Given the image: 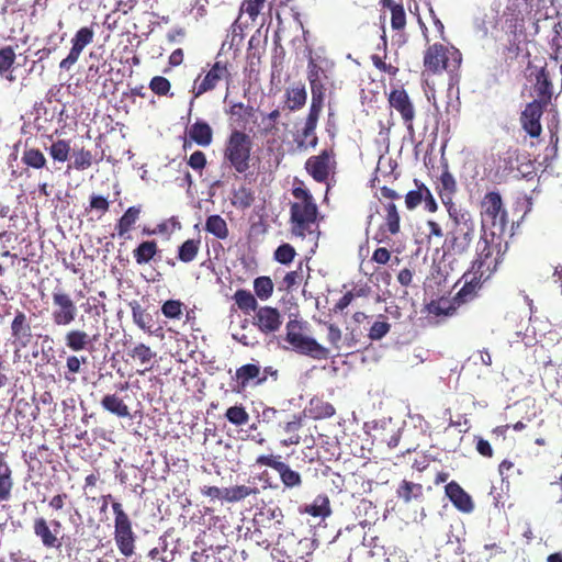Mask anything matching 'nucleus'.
I'll use <instances>...</instances> for the list:
<instances>
[{
    "label": "nucleus",
    "instance_id": "nucleus-14",
    "mask_svg": "<svg viewBox=\"0 0 562 562\" xmlns=\"http://www.w3.org/2000/svg\"><path fill=\"white\" fill-rule=\"evenodd\" d=\"M525 38L524 21L510 19L506 21V32L502 48V56L505 61H513L519 56L520 44Z\"/></svg>",
    "mask_w": 562,
    "mask_h": 562
},
{
    "label": "nucleus",
    "instance_id": "nucleus-5",
    "mask_svg": "<svg viewBox=\"0 0 562 562\" xmlns=\"http://www.w3.org/2000/svg\"><path fill=\"white\" fill-rule=\"evenodd\" d=\"M252 139L243 130L234 128L227 136L223 150L224 162L237 173H246L250 168Z\"/></svg>",
    "mask_w": 562,
    "mask_h": 562
},
{
    "label": "nucleus",
    "instance_id": "nucleus-34",
    "mask_svg": "<svg viewBox=\"0 0 562 562\" xmlns=\"http://www.w3.org/2000/svg\"><path fill=\"white\" fill-rule=\"evenodd\" d=\"M460 305L454 301V297L451 300L446 297H440L438 300H431L426 305V311L429 315L434 316H452L456 314L458 307Z\"/></svg>",
    "mask_w": 562,
    "mask_h": 562
},
{
    "label": "nucleus",
    "instance_id": "nucleus-24",
    "mask_svg": "<svg viewBox=\"0 0 562 562\" xmlns=\"http://www.w3.org/2000/svg\"><path fill=\"white\" fill-rule=\"evenodd\" d=\"M448 49L441 44H434L427 48L424 56V65L427 70L436 74L450 68Z\"/></svg>",
    "mask_w": 562,
    "mask_h": 562
},
{
    "label": "nucleus",
    "instance_id": "nucleus-9",
    "mask_svg": "<svg viewBox=\"0 0 562 562\" xmlns=\"http://www.w3.org/2000/svg\"><path fill=\"white\" fill-rule=\"evenodd\" d=\"M232 74L226 61L216 60L212 67L203 75L200 74L193 82V99L217 88L221 81H225L227 88L232 83Z\"/></svg>",
    "mask_w": 562,
    "mask_h": 562
},
{
    "label": "nucleus",
    "instance_id": "nucleus-23",
    "mask_svg": "<svg viewBox=\"0 0 562 562\" xmlns=\"http://www.w3.org/2000/svg\"><path fill=\"white\" fill-rule=\"evenodd\" d=\"M439 182L438 195L446 207L447 213L462 210L463 207L453 201V195L457 192V182L453 175L448 169L443 170L440 175Z\"/></svg>",
    "mask_w": 562,
    "mask_h": 562
},
{
    "label": "nucleus",
    "instance_id": "nucleus-39",
    "mask_svg": "<svg viewBox=\"0 0 562 562\" xmlns=\"http://www.w3.org/2000/svg\"><path fill=\"white\" fill-rule=\"evenodd\" d=\"M102 407L109 413L120 417H130V408L117 394H106L101 400Z\"/></svg>",
    "mask_w": 562,
    "mask_h": 562
},
{
    "label": "nucleus",
    "instance_id": "nucleus-41",
    "mask_svg": "<svg viewBox=\"0 0 562 562\" xmlns=\"http://www.w3.org/2000/svg\"><path fill=\"white\" fill-rule=\"evenodd\" d=\"M15 52L12 46H4L0 48V76L4 77L8 81L12 82L15 77L12 74V67L15 63Z\"/></svg>",
    "mask_w": 562,
    "mask_h": 562
},
{
    "label": "nucleus",
    "instance_id": "nucleus-54",
    "mask_svg": "<svg viewBox=\"0 0 562 562\" xmlns=\"http://www.w3.org/2000/svg\"><path fill=\"white\" fill-rule=\"evenodd\" d=\"M288 411L277 409L276 407H265L261 412V422L271 426H281L283 419H285Z\"/></svg>",
    "mask_w": 562,
    "mask_h": 562
},
{
    "label": "nucleus",
    "instance_id": "nucleus-48",
    "mask_svg": "<svg viewBox=\"0 0 562 562\" xmlns=\"http://www.w3.org/2000/svg\"><path fill=\"white\" fill-rule=\"evenodd\" d=\"M306 90L304 86L295 87L286 91V106L291 111L300 110L306 102Z\"/></svg>",
    "mask_w": 562,
    "mask_h": 562
},
{
    "label": "nucleus",
    "instance_id": "nucleus-18",
    "mask_svg": "<svg viewBox=\"0 0 562 562\" xmlns=\"http://www.w3.org/2000/svg\"><path fill=\"white\" fill-rule=\"evenodd\" d=\"M252 324L265 335L273 334L281 328L282 315L277 307L260 306L255 312Z\"/></svg>",
    "mask_w": 562,
    "mask_h": 562
},
{
    "label": "nucleus",
    "instance_id": "nucleus-19",
    "mask_svg": "<svg viewBox=\"0 0 562 562\" xmlns=\"http://www.w3.org/2000/svg\"><path fill=\"white\" fill-rule=\"evenodd\" d=\"M547 106L539 101L529 102L520 115V124L530 137H539L542 132L540 119Z\"/></svg>",
    "mask_w": 562,
    "mask_h": 562
},
{
    "label": "nucleus",
    "instance_id": "nucleus-33",
    "mask_svg": "<svg viewBox=\"0 0 562 562\" xmlns=\"http://www.w3.org/2000/svg\"><path fill=\"white\" fill-rule=\"evenodd\" d=\"M536 80V92L538 99L535 101H539L541 102V105L548 106L553 94L552 82L550 80L549 72L544 68H541L537 74Z\"/></svg>",
    "mask_w": 562,
    "mask_h": 562
},
{
    "label": "nucleus",
    "instance_id": "nucleus-8",
    "mask_svg": "<svg viewBox=\"0 0 562 562\" xmlns=\"http://www.w3.org/2000/svg\"><path fill=\"white\" fill-rule=\"evenodd\" d=\"M32 531L43 548L57 551L61 549L65 537L61 535L63 524L60 520H48L44 516H36L32 522Z\"/></svg>",
    "mask_w": 562,
    "mask_h": 562
},
{
    "label": "nucleus",
    "instance_id": "nucleus-17",
    "mask_svg": "<svg viewBox=\"0 0 562 562\" xmlns=\"http://www.w3.org/2000/svg\"><path fill=\"white\" fill-rule=\"evenodd\" d=\"M462 279L464 280L463 286L456 293L454 301L459 304H467L472 302L479 296V292L482 289L483 284L490 280V278L482 274V272L477 273L471 269H468Z\"/></svg>",
    "mask_w": 562,
    "mask_h": 562
},
{
    "label": "nucleus",
    "instance_id": "nucleus-45",
    "mask_svg": "<svg viewBox=\"0 0 562 562\" xmlns=\"http://www.w3.org/2000/svg\"><path fill=\"white\" fill-rule=\"evenodd\" d=\"M200 239H187L178 247L177 258L184 263L193 261L200 250Z\"/></svg>",
    "mask_w": 562,
    "mask_h": 562
},
{
    "label": "nucleus",
    "instance_id": "nucleus-13",
    "mask_svg": "<svg viewBox=\"0 0 562 562\" xmlns=\"http://www.w3.org/2000/svg\"><path fill=\"white\" fill-rule=\"evenodd\" d=\"M336 165L334 149H324L318 155L307 158L305 170L316 182L324 183L331 173H335Z\"/></svg>",
    "mask_w": 562,
    "mask_h": 562
},
{
    "label": "nucleus",
    "instance_id": "nucleus-62",
    "mask_svg": "<svg viewBox=\"0 0 562 562\" xmlns=\"http://www.w3.org/2000/svg\"><path fill=\"white\" fill-rule=\"evenodd\" d=\"M89 209L99 213V218L103 216L110 209L109 200L103 195L92 194L90 196Z\"/></svg>",
    "mask_w": 562,
    "mask_h": 562
},
{
    "label": "nucleus",
    "instance_id": "nucleus-50",
    "mask_svg": "<svg viewBox=\"0 0 562 562\" xmlns=\"http://www.w3.org/2000/svg\"><path fill=\"white\" fill-rule=\"evenodd\" d=\"M70 149L69 140L57 139L50 145L48 153L55 161L65 162L68 160Z\"/></svg>",
    "mask_w": 562,
    "mask_h": 562
},
{
    "label": "nucleus",
    "instance_id": "nucleus-11",
    "mask_svg": "<svg viewBox=\"0 0 562 562\" xmlns=\"http://www.w3.org/2000/svg\"><path fill=\"white\" fill-rule=\"evenodd\" d=\"M52 321L56 326H68L76 321L78 308L69 293L55 289L52 293Z\"/></svg>",
    "mask_w": 562,
    "mask_h": 562
},
{
    "label": "nucleus",
    "instance_id": "nucleus-35",
    "mask_svg": "<svg viewBox=\"0 0 562 562\" xmlns=\"http://www.w3.org/2000/svg\"><path fill=\"white\" fill-rule=\"evenodd\" d=\"M133 322L145 333L153 335L155 330L153 316L142 305L133 301L130 303Z\"/></svg>",
    "mask_w": 562,
    "mask_h": 562
},
{
    "label": "nucleus",
    "instance_id": "nucleus-42",
    "mask_svg": "<svg viewBox=\"0 0 562 562\" xmlns=\"http://www.w3.org/2000/svg\"><path fill=\"white\" fill-rule=\"evenodd\" d=\"M304 512L313 517L326 518L330 516L331 508L328 496L325 494L317 495L313 503L305 507Z\"/></svg>",
    "mask_w": 562,
    "mask_h": 562
},
{
    "label": "nucleus",
    "instance_id": "nucleus-46",
    "mask_svg": "<svg viewBox=\"0 0 562 562\" xmlns=\"http://www.w3.org/2000/svg\"><path fill=\"white\" fill-rule=\"evenodd\" d=\"M232 204L238 209H248L255 201L254 192L246 186H240L232 193Z\"/></svg>",
    "mask_w": 562,
    "mask_h": 562
},
{
    "label": "nucleus",
    "instance_id": "nucleus-3",
    "mask_svg": "<svg viewBox=\"0 0 562 562\" xmlns=\"http://www.w3.org/2000/svg\"><path fill=\"white\" fill-rule=\"evenodd\" d=\"M292 195L297 200L291 204L290 221L292 234L304 238L313 233V226L316 224L318 207L312 193L304 187H294Z\"/></svg>",
    "mask_w": 562,
    "mask_h": 562
},
{
    "label": "nucleus",
    "instance_id": "nucleus-15",
    "mask_svg": "<svg viewBox=\"0 0 562 562\" xmlns=\"http://www.w3.org/2000/svg\"><path fill=\"white\" fill-rule=\"evenodd\" d=\"M94 30L93 26L80 27L71 38V48L66 58L59 63V68L69 70L79 59L83 49L93 43Z\"/></svg>",
    "mask_w": 562,
    "mask_h": 562
},
{
    "label": "nucleus",
    "instance_id": "nucleus-12",
    "mask_svg": "<svg viewBox=\"0 0 562 562\" xmlns=\"http://www.w3.org/2000/svg\"><path fill=\"white\" fill-rule=\"evenodd\" d=\"M389 106L396 111L408 132H414V120L416 117L415 105L403 87L393 88L387 93Z\"/></svg>",
    "mask_w": 562,
    "mask_h": 562
},
{
    "label": "nucleus",
    "instance_id": "nucleus-10",
    "mask_svg": "<svg viewBox=\"0 0 562 562\" xmlns=\"http://www.w3.org/2000/svg\"><path fill=\"white\" fill-rule=\"evenodd\" d=\"M255 464L269 467L277 471L284 490L293 491L303 486L301 473L283 462L280 454H260L256 458Z\"/></svg>",
    "mask_w": 562,
    "mask_h": 562
},
{
    "label": "nucleus",
    "instance_id": "nucleus-47",
    "mask_svg": "<svg viewBox=\"0 0 562 562\" xmlns=\"http://www.w3.org/2000/svg\"><path fill=\"white\" fill-rule=\"evenodd\" d=\"M22 162L33 169H42L46 166V157L38 148H25L22 154Z\"/></svg>",
    "mask_w": 562,
    "mask_h": 562
},
{
    "label": "nucleus",
    "instance_id": "nucleus-49",
    "mask_svg": "<svg viewBox=\"0 0 562 562\" xmlns=\"http://www.w3.org/2000/svg\"><path fill=\"white\" fill-rule=\"evenodd\" d=\"M273 282L270 277H258L254 280V291L258 299L266 301L273 293Z\"/></svg>",
    "mask_w": 562,
    "mask_h": 562
},
{
    "label": "nucleus",
    "instance_id": "nucleus-16",
    "mask_svg": "<svg viewBox=\"0 0 562 562\" xmlns=\"http://www.w3.org/2000/svg\"><path fill=\"white\" fill-rule=\"evenodd\" d=\"M10 331L12 345L18 350L26 348L33 340L31 319L23 311H15Z\"/></svg>",
    "mask_w": 562,
    "mask_h": 562
},
{
    "label": "nucleus",
    "instance_id": "nucleus-56",
    "mask_svg": "<svg viewBox=\"0 0 562 562\" xmlns=\"http://www.w3.org/2000/svg\"><path fill=\"white\" fill-rule=\"evenodd\" d=\"M265 2L266 0H244L239 9V14L246 13L249 19L255 22L262 10Z\"/></svg>",
    "mask_w": 562,
    "mask_h": 562
},
{
    "label": "nucleus",
    "instance_id": "nucleus-43",
    "mask_svg": "<svg viewBox=\"0 0 562 562\" xmlns=\"http://www.w3.org/2000/svg\"><path fill=\"white\" fill-rule=\"evenodd\" d=\"M205 231L218 239H226L229 235L226 221L217 214L207 216L205 221Z\"/></svg>",
    "mask_w": 562,
    "mask_h": 562
},
{
    "label": "nucleus",
    "instance_id": "nucleus-63",
    "mask_svg": "<svg viewBox=\"0 0 562 562\" xmlns=\"http://www.w3.org/2000/svg\"><path fill=\"white\" fill-rule=\"evenodd\" d=\"M187 162L193 170L198 171L201 175L207 161L206 156L203 151L195 150L194 153L191 154Z\"/></svg>",
    "mask_w": 562,
    "mask_h": 562
},
{
    "label": "nucleus",
    "instance_id": "nucleus-6",
    "mask_svg": "<svg viewBox=\"0 0 562 562\" xmlns=\"http://www.w3.org/2000/svg\"><path fill=\"white\" fill-rule=\"evenodd\" d=\"M112 510L114 514L113 536L115 544L122 555L130 558L135 554L137 538L133 530L132 520L120 502H112Z\"/></svg>",
    "mask_w": 562,
    "mask_h": 562
},
{
    "label": "nucleus",
    "instance_id": "nucleus-64",
    "mask_svg": "<svg viewBox=\"0 0 562 562\" xmlns=\"http://www.w3.org/2000/svg\"><path fill=\"white\" fill-rule=\"evenodd\" d=\"M391 325L383 322H374L369 330V338L371 340H379L383 338L390 331Z\"/></svg>",
    "mask_w": 562,
    "mask_h": 562
},
{
    "label": "nucleus",
    "instance_id": "nucleus-31",
    "mask_svg": "<svg viewBox=\"0 0 562 562\" xmlns=\"http://www.w3.org/2000/svg\"><path fill=\"white\" fill-rule=\"evenodd\" d=\"M302 426L303 417L301 415L286 413L285 419L279 426L283 432L290 435L289 439L284 441L285 446L300 443L301 437L297 435V431Z\"/></svg>",
    "mask_w": 562,
    "mask_h": 562
},
{
    "label": "nucleus",
    "instance_id": "nucleus-52",
    "mask_svg": "<svg viewBox=\"0 0 562 562\" xmlns=\"http://www.w3.org/2000/svg\"><path fill=\"white\" fill-rule=\"evenodd\" d=\"M414 183L416 186L415 190H411L405 195V205L408 210L416 209L424 199V190L427 188L425 183L415 179Z\"/></svg>",
    "mask_w": 562,
    "mask_h": 562
},
{
    "label": "nucleus",
    "instance_id": "nucleus-38",
    "mask_svg": "<svg viewBox=\"0 0 562 562\" xmlns=\"http://www.w3.org/2000/svg\"><path fill=\"white\" fill-rule=\"evenodd\" d=\"M380 4L391 11V26L395 31H402L406 26V13L403 4L395 0H381Z\"/></svg>",
    "mask_w": 562,
    "mask_h": 562
},
{
    "label": "nucleus",
    "instance_id": "nucleus-36",
    "mask_svg": "<svg viewBox=\"0 0 562 562\" xmlns=\"http://www.w3.org/2000/svg\"><path fill=\"white\" fill-rule=\"evenodd\" d=\"M158 252L156 240H144L133 250V257L137 265L144 266L149 263Z\"/></svg>",
    "mask_w": 562,
    "mask_h": 562
},
{
    "label": "nucleus",
    "instance_id": "nucleus-7",
    "mask_svg": "<svg viewBox=\"0 0 562 562\" xmlns=\"http://www.w3.org/2000/svg\"><path fill=\"white\" fill-rule=\"evenodd\" d=\"M285 329V340L294 351L317 360L329 358V350L327 348L318 344L314 338L303 335L300 321L290 319L286 323Z\"/></svg>",
    "mask_w": 562,
    "mask_h": 562
},
{
    "label": "nucleus",
    "instance_id": "nucleus-4",
    "mask_svg": "<svg viewBox=\"0 0 562 562\" xmlns=\"http://www.w3.org/2000/svg\"><path fill=\"white\" fill-rule=\"evenodd\" d=\"M481 233H498L504 236L509 222L508 211L498 191L486 192L479 203Z\"/></svg>",
    "mask_w": 562,
    "mask_h": 562
},
{
    "label": "nucleus",
    "instance_id": "nucleus-32",
    "mask_svg": "<svg viewBox=\"0 0 562 562\" xmlns=\"http://www.w3.org/2000/svg\"><path fill=\"white\" fill-rule=\"evenodd\" d=\"M396 496L405 504L413 501H422L424 497V487L419 483L403 480L396 488Z\"/></svg>",
    "mask_w": 562,
    "mask_h": 562
},
{
    "label": "nucleus",
    "instance_id": "nucleus-61",
    "mask_svg": "<svg viewBox=\"0 0 562 562\" xmlns=\"http://www.w3.org/2000/svg\"><path fill=\"white\" fill-rule=\"evenodd\" d=\"M325 100L313 99L311 101L310 111L305 121L304 126L315 127L317 126L318 117L324 106Z\"/></svg>",
    "mask_w": 562,
    "mask_h": 562
},
{
    "label": "nucleus",
    "instance_id": "nucleus-57",
    "mask_svg": "<svg viewBox=\"0 0 562 562\" xmlns=\"http://www.w3.org/2000/svg\"><path fill=\"white\" fill-rule=\"evenodd\" d=\"M183 303L179 300H168L161 305V313L166 318L179 319L182 315Z\"/></svg>",
    "mask_w": 562,
    "mask_h": 562
},
{
    "label": "nucleus",
    "instance_id": "nucleus-44",
    "mask_svg": "<svg viewBox=\"0 0 562 562\" xmlns=\"http://www.w3.org/2000/svg\"><path fill=\"white\" fill-rule=\"evenodd\" d=\"M233 300L240 311L245 314H248L250 311L256 312L258 308V303L256 296L248 290L238 289L234 295Z\"/></svg>",
    "mask_w": 562,
    "mask_h": 562
},
{
    "label": "nucleus",
    "instance_id": "nucleus-28",
    "mask_svg": "<svg viewBox=\"0 0 562 562\" xmlns=\"http://www.w3.org/2000/svg\"><path fill=\"white\" fill-rule=\"evenodd\" d=\"M255 108L246 105L243 102H234L231 104L226 114L229 116L231 124L240 128H246L249 121L255 115Z\"/></svg>",
    "mask_w": 562,
    "mask_h": 562
},
{
    "label": "nucleus",
    "instance_id": "nucleus-29",
    "mask_svg": "<svg viewBox=\"0 0 562 562\" xmlns=\"http://www.w3.org/2000/svg\"><path fill=\"white\" fill-rule=\"evenodd\" d=\"M304 412L308 417L317 420L330 418L335 415L336 409L331 403L325 401L323 397L314 396L310 400Z\"/></svg>",
    "mask_w": 562,
    "mask_h": 562
},
{
    "label": "nucleus",
    "instance_id": "nucleus-51",
    "mask_svg": "<svg viewBox=\"0 0 562 562\" xmlns=\"http://www.w3.org/2000/svg\"><path fill=\"white\" fill-rule=\"evenodd\" d=\"M225 417L235 426H244L249 422V414L241 404L228 407Z\"/></svg>",
    "mask_w": 562,
    "mask_h": 562
},
{
    "label": "nucleus",
    "instance_id": "nucleus-20",
    "mask_svg": "<svg viewBox=\"0 0 562 562\" xmlns=\"http://www.w3.org/2000/svg\"><path fill=\"white\" fill-rule=\"evenodd\" d=\"M307 80L311 87L313 99L325 100L327 86L329 85V77L325 69H323L312 57L307 64Z\"/></svg>",
    "mask_w": 562,
    "mask_h": 562
},
{
    "label": "nucleus",
    "instance_id": "nucleus-21",
    "mask_svg": "<svg viewBox=\"0 0 562 562\" xmlns=\"http://www.w3.org/2000/svg\"><path fill=\"white\" fill-rule=\"evenodd\" d=\"M237 393L244 392L250 384L258 386L266 382V374L261 375V368L258 363H247L236 369L235 372Z\"/></svg>",
    "mask_w": 562,
    "mask_h": 562
},
{
    "label": "nucleus",
    "instance_id": "nucleus-30",
    "mask_svg": "<svg viewBox=\"0 0 562 562\" xmlns=\"http://www.w3.org/2000/svg\"><path fill=\"white\" fill-rule=\"evenodd\" d=\"M189 138L199 146L207 147L213 142V130L207 122L196 121L189 128Z\"/></svg>",
    "mask_w": 562,
    "mask_h": 562
},
{
    "label": "nucleus",
    "instance_id": "nucleus-40",
    "mask_svg": "<svg viewBox=\"0 0 562 562\" xmlns=\"http://www.w3.org/2000/svg\"><path fill=\"white\" fill-rule=\"evenodd\" d=\"M259 493L260 491L257 486H249L244 484L225 487V502L238 503L249 496H258Z\"/></svg>",
    "mask_w": 562,
    "mask_h": 562
},
{
    "label": "nucleus",
    "instance_id": "nucleus-2",
    "mask_svg": "<svg viewBox=\"0 0 562 562\" xmlns=\"http://www.w3.org/2000/svg\"><path fill=\"white\" fill-rule=\"evenodd\" d=\"M506 249L507 244L504 236L494 232H482L476 244L475 258L469 269L477 273L482 272L483 276L491 279L503 261Z\"/></svg>",
    "mask_w": 562,
    "mask_h": 562
},
{
    "label": "nucleus",
    "instance_id": "nucleus-59",
    "mask_svg": "<svg viewBox=\"0 0 562 562\" xmlns=\"http://www.w3.org/2000/svg\"><path fill=\"white\" fill-rule=\"evenodd\" d=\"M149 89L159 97L168 95L171 89L170 81L162 76H155L149 82Z\"/></svg>",
    "mask_w": 562,
    "mask_h": 562
},
{
    "label": "nucleus",
    "instance_id": "nucleus-55",
    "mask_svg": "<svg viewBox=\"0 0 562 562\" xmlns=\"http://www.w3.org/2000/svg\"><path fill=\"white\" fill-rule=\"evenodd\" d=\"M315 127L304 126L301 134L297 135L295 142L299 148H314L317 145V136Z\"/></svg>",
    "mask_w": 562,
    "mask_h": 562
},
{
    "label": "nucleus",
    "instance_id": "nucleus-25",
    "mask_svg": "<svg viewBox=\"0 0 562 562\" xmlns=\"http://www.w3.org/2000/svg\"><path fill=\"white\" fill-rule=\"evenodd\" d=\"M445 493L458 510L469 514L474 509L472 497L462 488L458 482H449L445 486Z\"/></svg>",
    "mask_w": 562,
    "mask_h": 562
},
{
    "label": "nucleus",
    "instance_id": "nucleus-60",
    "mask_svg": "<svg viewBox=\"0 0 562 562\" xmlns=\"http://www.w3.org/2000/svg\"><path fill=\"white\" fill-rule=\"evenodd\" d=\"M296 251L290 244L280 245L274 251V260L282 265H289L293 261Z\"/></svg>",
    "mask_w": 562,
    "mask_h": 562
},
{
    "label": "nucleus",
    "instance_id": "nucleus-1",
    "mask_svg": "<svg viewBox=\"0 0 562 562\" xmlns=\"http://www.w3.org/2000/svg\"><path fill=\"white\" fill-rule=\"evenodd\" d=\"M448 216L452 225L442 247L443 258H464L469 255L475 238V221L467 209L448 213Z\"/></svg>",
    "mask_w": 562,
    "mask_h": 562
},
{
    "label": "nucleus",
    "instance_id": "nucleus-53",
    "mask_svg": "<svg viewBox=\"0 0 562 562\" xmlns=\"http://www.w3.org/2000/svg\"><path fill=\"white\" fill-rule=\"evenodd\" d=\"M128 356L142 364H147L156 357V352L149 346L139 342L128 350Z\"/></svg>",
    "mask_w": 562,
    "mask_h": 562
},
{
    "label": "nucleus",
    "instance_id": "nucleus-27",
    "mask_svg": "<svg viewBox=\"0 0 562 562\" xmlns=\"http://www.w3.org/2000/svg\"><path fill=\"white\" fill-rule=\"evenodd\" d=\"M14 487L13 470L8 460V453L0 451V502L12 497Z\"/></svg>",
    "mask_w": 562,
    "mask_h": 562
},
{
    "label": "nucleus",
    "instance_id": "nucleus-37",
    "mask_svg": "<svg viewBox=\"0 0 562 562\" xmlns=\"http://www.w3.org/2000/svg\"><path fill=\"white\" fill-rule=\"evenodd\" d=\"M142 212V206H130L120 217L115 231L120 237H124L136 224Z\"/></svg>",
    "mask_w": 562,
    "mask_h": 562
},
{
    "label": "nucleus",
    "instance_id": "nucleus-26",
    "mask_svg": "<svg viewBox=\"0 0 562 562\" xmlns=\"http://www.w3.org/2000/svg\"><path fill=\"white\" fill-rule=\"evenodd\" d=\"M97 339L98 335L90 336L79 328L69 329L64 336L66 347L72 352L89 350Z\"/></svg>",
    "mask_w": 562,
    "mask_h": 562
},
{
    "label": "nucleus",
    "instance_id": "nucleus-58",
    "mask_svg": "<svg viewBox=\"0 0 562 562\" xmlns=\"http://www.w3.org/2000/svg\"><path fill=\"white\" fill-rule=\"evenodd\" d=\"M93 157L90 150L80 148L74 153V168L86 170L92 166Z\"/></svg>",
    "mask_w": 562,
    "mask_h": 562
},
{
    "label": "nucleus",
    "instance_id": "nucleus-22",
    "mask_svg": "<svg viewBox=\"0 0 562 562\" xmlns=\"http://www.w3.org/2000/svg\"><path fill=\"white\" fill-rule=\"evenodd\" d=\"M384 223L380 226L373 237L378 244L387 243L389 237L385 235L386 232L391 235H396L401 231V216L396 205L393 202H390L384 206Z\"/></svg>",
    "mask_w": 562,
    "mask_h": 562
}]
</instances>
